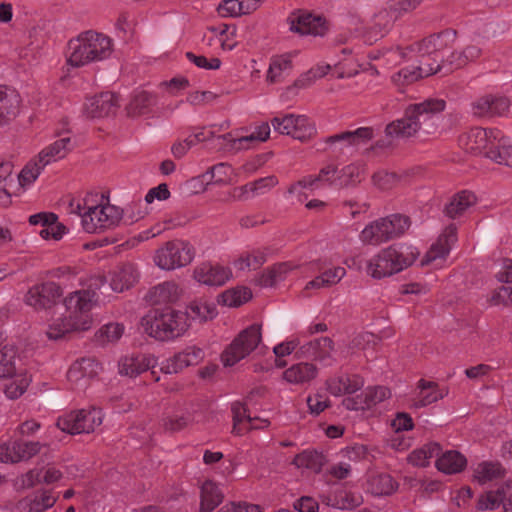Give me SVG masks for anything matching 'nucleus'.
I'll list each match as a JSON object with an SVG mask.
<instances>
[{
  "label": "nucleus",
  "instance_id": "f257e3e1",
  "mask_svg": "<svg viewBox=\"0 0 512 512\" xmlns=\"http://www.w3.org/2000/svg\"><path fill=\"white\" fill-rule=\"evenodd\" d=\"M105 283V276H96L91 279L90 283V288H94V290L75 291L66 297L64 304L69 315L56 319L49 325L46 332L48 338L58 340L70 332L88 330L92 323L89 311L95 302V290L101 289Z\"/></svg>",
  "mask_w": 512,
  "mask_h": 512
},
{
  "label": "nucleus",
  "instance_id": "f03ea898",
  "mask_svg": "<svg viewBox=\"0 0 512 512\" xmlns=\"http://www.w3.org/2000/svg\"><path fill=\"white\" fill-rule=\"evenodd\" d=\"M481 54V49L476 45H469L461 51L452 52L442 64L434 66L431 62H425L421 58H414L412 61L418 65L405 66L391 76L392 82L397 87L410 85L417 80L435 74L441 70L444 73L452 72L467 65L469 62L477 59Z\"/></svg>",
  "mask_w": 512,
  "mask_h": 512
},
{
  "label": "nucleus",
  "instance_id": "7ed1b4c3",
  "mask_svg": "<svg viewBox=\"0 0 512 512\" xmlns=\"http://www.w3.org/2000/svg\"><path fill=\"white\" fill-rule=\"evenodd\" d=\"M420 252L407 243L392 244L381 249L366 263V273L373 279H382L411 266Z\"/></svg>",
  "mask_w": 512,
  "mask_h": 512
},
{
  "label": "nucleus",
  "instance_id": "20e7f679",
  "mask_svg": "<svg viewBox=\"0 0 512 512\" xmlns=\"http://www.w3.org/2000/svg\"><path fill=\"white\" fill-rule=\"evenodd\" d=\"M144 332L157 341H171L184 335L189 329L187 315L171 307L150 310L141 319Z\"/></svg>",
  "mask_w": 512,
  "mask_h": 512
},
{
  "label": "nucleus",
  "instance_id": "39448f33",
  "mask_svg": "<svg viewBox=\"0 0 512 512\" xmlns=\"http://www.w3.org/2000/svg\"><path fill=\"white\" fill-rule=\"evenodd\" d=\"M112 52L110 37L94 31L81 33L68 43L67 63L72 67H81L91 62L102 61Z\"/></svg>",
  "mask_w": 512,
  "mask_h": 512
},
{
  "label": "nucleus",
  "instance_id": "423d86ee",
  "mask_svg": "<svg viewBox=\"0 0 512 512\" xmlns=\"http://www.w3.org/2000/svg\"><path fill=\"white\" fill-rule=\"evenodd\" d=\"M410 219L402 214H392L370 222L359 238L364 245L379 246L401 237L410 227Z\"/></svg>",
  "mask_w": 512,
  "mask_h": 512
},
{
  "label": "nucleus",
  "instance_id": "0eeeda50",
  "mask_svg": "<svg viewBox=\"0 0 512 512\" xmlns=\"http://www.w3.org/2000/svg\"><path fill=\"white\" fill-rule=\"evenodd\" d=\"M446 103L442 99H427L422 103L409 106L405 116L395 122L389 123L386 128H413L422 125H434L432 121L437 114L445 109Z\"/></svg>",
  "mask_w": 512,
  "mask_h": 512
},
{
  "label": "nucleus",
  "instance_id": "6e6552de",
  "mask_svg": "<svg viewBox=\"0 0 512 512\" xmlns=\"http://www.w3.org/2000/svg\"><path fill=\"white\" fill-rule=\"evenodd\" d=\"M261 325L252 324L242 330L223 351L221 360L225 366H233L254 351L261 342Z\"/></svg>",
  "mask_w": 512,
  "mask_h": 512
},
{
  "label": "nucleus",
  "instance_id": "1a4fd4ad",
  "mask_svg": "<svg viewBox=\"0 0 512 512\" xmlns=\"http://www.w3.org/2000/svg\"><path fill=\"white\" fill-rule=\"evenodd\" d=\"M194 254L189 242L176 239L166 242L156 250L154 262L159 268L169 271L191 263Z\"/></svg>",
  "mask_w": 512,
  "mask_h": 512
},
{
  "label": "nucleus",
  "instance_id": "9d476101",
  "mask_svg": "<svg viewBox=\"0 0 512 512\" xmlns=\"http://www.w3.org/2000/svg\"><path fill=\"white\" fill-rule=\"evenodd\" d=\"M122 210L114 205L90 207L81 216V224L87 233H99L119 225Z\"/></svg>",
  "mask_w": 512,
  "mask_h": 512
},
{
  "label": "nucleus",
  "instance_id": "9b49d317",
  "mask_svg": "<svg viewBox=\"0 0 512 512\" xmlns=\"http://www.w3.org/2000/svg\"><path fill=\"white\" fill-rule=\"evenodd\" d=\"M102 423L101 411L92 408L72 411L57 420V427L69 434L91 433Z\"/></svg>",
  "mask_w": 512,
  "mask_h": 512
},
{
  "label": "nucleus",
  "instance_id": "f8f14e48",
  "mask_svg": "<svg viewBox=\"0 0 512 512\" xmlns=\"http://www.w3.org/2000/svg\"><path fill=\"white\" fill-rule=\"evenodd\" d=\"M456 39V31L446 29L438 34L430 35L421 41L411 44V51H416L417 58H421L425 62H430V56L433 55V65L440 64L438 61V53L452 44Z\"/></svg>",
  "mask_w": 512,
  "mask_h": 512
},
{
  "label": "nucleus",
  "instance_id": "ddd939ff",
  "mask_svg": "<svg viewBox=\"0 0 512 512\" xmlns=\"http://www.w3.org/2000/svg\"><path fill=\"white\" fill-rule=\"evenodd\" d=\"M61 296V287L55 282L48 281L29 288L24 296V302L35 310H46L53 307Z\"/></svg>",
  "mask_w": 512,
  "mask_h": 512
},
{
  "label": "nucleus",
  "instance_id": "4468645a",
  "mask_svg": "<svg viewBox=\"0 0 512 512\" xmlns=\"http://www.w3.org/2000/svg\"><path fill=\"white\" fill-rule=\"evenodd\" d=\"M288 24L290 31L300 35L324 36L328 30L324 18L304 11L292 13Z\"/></svg>",
  "mask_w": 512,
  "mask_h": 512
},
{
  "label": "nucleus",
  "instance_id": "2eb2a0df",
  "mask_svg": "<svg viewBox=\"0 0 512 512\" xmlns=\"http://www.w3.org/2000/svg\"><path fill=\"white\" fill-rule=\"evenodd\" d=\"M100 370L101 365L95 359L82 358L71 365L67 372V379L73 389L83 390Z\"/></svg>",
  "mask_w": 512,
  "mask_h": 512
},
{
  "label": "nucleus",
  "instance_id": "dca6fc26",
  "mask_svg": "<svg viewBox=\"0 0 512 512\" xmlns=\"http://www.w3.org/2000/svg\"><path fill=\"white\" fill-rule=\"evenodd\" d=\"M42 444L38 441L22 439L10 441L0 446V461L17 463L26 461L40 452Z\"/></svg>",
  "mask_w": 512,
  "mask_h": 512
},
{
  "label": "nucleus",
  "instance_id": "f3484780",
  "mask_svg": "<svg viewBox=\"0 0 512 512\" xmlns=\"http://www.w3.org/2000/svg\"><path fill=\"white\" fill-rule=\"evenodd\" d=\"M473 115L480 118L503 116L509 109L510 101L500 94H485L472 103Z\"/></svg>",
  "mask_w": 512,
  "mask_h": 512
},
{
  "label": "nucleus",
  "instance_id": "a211bd4d",
  "mask_svg": "<svg viewBox=\"0 0 512 512\" xmlns=\"http://www.w3.org/2000/svg\"><path fill=\"white\" fill-rule=\"evenodd\" d=\"M157 364L156 358L151 354H136L125 356L119 361V373L121 375L136 377L151 369L154 381H159V375L154 371Z\"/></svg>",
  "mask_w": 512,
  "mask_h": 512
},
{
  "label": "nucleus",
  "instance_id": "6ab92c4d",
  "mask_svg": "<svg viewBox=\"0 0 512 512\" xmlns=\"http://www.w3.org/2000/svg\"><path fill=\"white\" fill-rule=\"evenodd\" d=\"M118 97L112 92L86 98L83 106L84 114L89 118H103L113 115L118 108Z\"/></svg>",
  "mask_w": 512,
  "mask_h": 512
},
{
  "label": "nucleus",
  "instance_id": "aec40b11",
  "mask_svg": "<svg viewBox=\"0 0 512 512\" xmlns=\"http://www.w3.org/2000/svg\"><path fill=\"white\" fill-rule=\"evenodd\" d=\"M159 105L163 108L165 102H160L156 95L147 91H139L133 95L125 111L129 118L156 115L160 109Z\"/></svg>",
  "mask_w": 512,
  "mask_h": 512
},
{
  "label": "nucleus",
  "instance_id": "412c9836",
  "mask_svg": "<svg viewBox=\"0 0 512 512\" xmlns=\"http://www.w3.org/2000/svg\"><path fill=\"white\" fill-rule=\"evenodd\" d=\"M203 357L204 352L201 348L190 346L162 363L160 371L165 374H177L186 367L197 365Z\"/></svg>",
  "mask_w": 512,
  "mask_h": 512
},
{
  "label": "nucleus",
  "instance_id": "4be33fe9",
  "mask_svg": "<svg viewBox=\"0 0 512 512\" xmlns=\"http://www.w3.org/2000/svg\"><path fill=\"white\" fill-rule=\"evenodd\" d=\"M397 19L396 15L388 5H386L384 9L374 15L371 25L363 34L364 41L368 44H372L383 38L391 30Z\"/></svg>",
  "mask_w": 512,
  "mask_h": 512
},
{
  "label": "nucleus",
  "instance_id": "5701e85b",
  "mask_svg": "<svg viewBox=\"0 0 512 512\" xmlns=\"http://www.w3.org/2000/svg\"><path fill=\"white\" fill-rule=\"evenodd\" d=\"M495 133L488 130H465L458 136L459 146L467 152L478 154L487 150L494 141Z\"/></svg>",
  "mask_w": 512,
  "mask_h": 512
},
{
  "label": "nucleus",
  "instance_id": "b1692460",
  "mask_svg": "<svg viewBox=\"0 0 512 512\" xmlns=\"http://www.w3.org/2000/svg\"><path fill=\"white\" fill-rule=\"evenodd\" d=\"M21 97L18 91L0 84V125H9L19 114Z\"/></svg>",
  "mask_w": 512,
  "mask_h": 512
},
{
  "label": "nucleus",
  "instance_id": "393cba45",
  "mask_svg": "<svg viewBox=\"0 0 512 512\" xmlns=\"http://www.w3.org/2000/svg\"><path fill=\"white\" fill-rule=\"evenodd\" d=\"M417 394L412 403L414 408H422L433 404L449 393L447 387H440L438 383L420 379L417 383Z\"/></svg>",
  "mask_w": 512,
  "mask_h": 512
},
{
  "label": "nucleus",
  "instance_id": "a878e982",
  "mask_svg": "<svg viewBox=\"0 0 512 512\" xmlns=\"http://www.w3.org/2000/svg\"><path fill=\"white\" fill-rule=\"evenodd\" d=\"M495 133L494 141L487 150L486 157L500 165H505L512 168V144L502 130H488Z\"/></svg>",
  "mask_w": 512,
  "mask_h": 512
},
{
  "label": "nucleus",
  "instance_id": "bb28decb",
  "mask_svg": "<svg viewBox=\"0 0 512 512\" xmlns=\"http://www.w3.org/2000/svg\"><path fill=\"white\" fill-rule=\"evenodd\" d=\"M270 137V130H257L248 135L233 136L232 133L224 134L225 148L223 151H239L254 148Z\"/></svg>",
  "mask_w": 512,
  "mask_h": 512
},
{
  "label": "nucleus",
  "instance_id": "cd10ccee",
  "mask_svg": "<svg viewBox=\"0 0 512 512\" xmlns=\"http://www.w3.org/2000/svg\"><path fill=\"white\" fill-rule=\"evenodd\" d=\"M318 375V368L311 362H299L284 370L283 380L297 386L310 384Z\"/></svg>",
  "mask_w": 512,
  "mask_h": 512
},
{
  "label": "nucleus",
  "instance_id": "c85d7f7f",
  "mask_svg": "<svg viewBox=\"0 0 512 512\" xmlns=\"http://www.w3.org/2000/svg\"><path fill=\"white\" fill-rule=\"evenodd\" d=\"M334 343L329 337H321L302 345L297 351L299 358H308L325 362L331 358Z\"/></svg>",
  "mask_w": 512,
  "mask_h": 512
},
{
  "label": "nucleus",
  "instance_id": "c756f323",
  "mask_svg": "<svg viewBox=\"0 0 512 512\" xmlns=\"http://www.w3.org/2000/svg\"><path fill=\"white\" fill-rule=\"evenodd\" d=\"M230 270L211 263H201L194 270V278L208 286H221L230 277Z\"/></svg>",
  "mask_w": 512,
  "mask_h": 512
},
{
  "label": "nucleus",
  "instance_id": "7c9ffc66",
  "mask_svg": "<svg viewBox=\"0 0 512 512\" xmlns=\"http://www.w3.org/2000/svg\"><path fill=\"white\" fill-rule=\"evenodd\" d=\"M181 295L179 285L174 281H165L150 288L145 299L152 305L176 302Z\"/></svg>",
  "mask_w": 512,
  "mask_h": 512
},
{
  "label": "nucleus",
  "instance_id": "2f4dec72",
  "mask_svg": "<svg viewBox=\"0 0 512 512\" xmlns=\"http://www.w3.org/2000/svg\"><path fill=\"white\" fill-rule=\"evenodd\" d=\"M297 55L298 52L293 51L273 56L266 74L267 82L278 83L289 75L293 68L292 61Z\"/></svg>",
  "mask_w": 512,
  "mask_h": 512
},
{
  "label": "nucleus",
  "instance_id": "473e14b6",
  "mask_svg": "<svg viewBox=\"0 0 512 512\" xmlns=\"http://www.w3.org/2000/svg\"><path fill=\"white\" fill-rule=\"evenodd\" d=\"M139 273L133 264L127 263L110 273L109 284L113 291L123 292L138 281Z\"/></svg>",
  "mask_w": 512,
  "mask_h": 512
},
{
  "label": "nucleus",
  "instance_id": "72a5a7b5",
  "mask_svg": "<svg viewBox=\"0 0 512 512\" xmlns=\"http://www.w3.org/2000/svg\"><path fill=\"white\" fill-rule=\"evenodd\" d=\"M456 241L457 227L454 224H450L439 236L437 242L433 244L427 252L426 261L432 262L436 259L445 258Z\"/></svg>",
  "mask_w": 512,
  "mask_h": 512
},
{
  "label": "nucleus",
  "instance_id": "f704fd0d",
  "mask_svg": "<svg viewBox=\"0 0 512 512\" xmlns=\"http://www.w3.org/2000/svg\"><path fill=\"white\" fill-rule=\"evenodd\" d=\"M298 266L292 262L276 263L265 269L255 279V283L260 287H274L277 283L286 279L289 272Z\"/></svg>",
  "mask_w": 512,
  "mask_h": 512
},
{
  "label": "nucleus",
  "instance_id": "c9c22d12",
  "mask_svg": "<svg viewBox=\"0 0 512 512\" xmlns=\"http://www.w3.org/2000/svg\"><path fill=\"white\" fill-rule=\"evenodd\" d=\"M312 128L316 123L305 115L294 113H277L270 122H263L257 128Z\"/></svg>",
  "mask_w": 512,
  "mask_h": 512
},
{
  "label": "nucleus",
  "instance_id": "e433bc0d",
  "mask_svg": "<svg viewBox=\"0 0 512 512\" xmlns=\"http://www.w3.org/2000/svg\"><path fill=\"white\" fill-rule=\"evenodd\" d=\"M477 203L476 195L469 190L456 193L445 205L444 213L451 219L461 217L469 208Z\"/></svg>",
  "mask_w": 512,
  "mask_h": 512
},
{
  "label": "nucleus",
  "instance_id": "4c0bfd02",
  "mask_svg": "<svg viewBox=\"0 0 512 512\" xmlns=\"http://www.w3.org/2000/svg\"><path fill=\"white\" fill-rule=\"evenodd\" d=\"M338 173H339V171L334 164H328L320 169L318 175L306 176V177L302 178L301 180H299L297 183L292 184L289 187L288 192L294 193L297 186H300L302 188H314V187H318L319 183L332 185L336 181H338V179H337Z\"/></svg>",
  "mask_w": 512,
  "mask_h": 512
},
{
  "label": "nucleus",
  "instance_id": "58836bf2",
  "mask_svg": "<svg viewBox=\"0 0 512 512\" xmlns=\"http://www.w3.org/2000/svg\"><path fill=\"white\" fill-rule=\"evenodd\" d=\"M360 65L353 49L343 47L340 49L337 59L333 62V68L338 78L352 77L358 73Z\"/></svg>",
  "mask_w": 512,
  "mask_h": 512
},
{
  "label": "nucleus",
  "instance_id": "ea45409f",
  "mask_svg": "<svg viewBox=\"0 0 512 512\" xmlns=\"http://www.w3.org/2000/svg\"><path fill=\"white\" fill-rule=\"evenodd\" d=\"M74 147L70 137H63L49 146L45 147L39 154V162L45 168L51 162L64 158Z\"/></svg>",
  "mask_w": 512,
  "mask_h": 512
},
{
  "label": "nucleus",
  "instance_id": "a19ab883",
  "mask_svg": "<svg viewBox=\"0 0 512 512\" xmlns=\"http://www.w3.org/2000/svg\"><path fill=\"white\" fill-rule=\"evenodd\" d=\"M362 386L363 380L357 375L335 376L326 381L327 390L334 396L355 393Z\"/></svg>",
  "mask_w": 512,
  "mask_h": 512
},
{
  "label": "nucleus",
  "instance_id": "79ce46f5",
  "mask_svg": "<svg viewBox=\"0 0 512 512\" xmlns=\"http://www.w3.org/2000/svg\"><path fill=\"white\" fill-rule=\"evenodd\" d=\"M417 58L416 51H411V45L405 48H390L379 51L372 55V59L382 60L383 64L388 68L396 66L403 61H412Z\"/></svg>",
  "mask_w": 512,
  "mask_h": 512
},
{
  "label": "nucleus",
  "instance_id": "37998d69",
  "mask_svg": "<svg viewBox=\"0 0 512 512\" xmlns=\"http://www.w3.org/2000/svg\"><path fill=\"white\" fill-rule=\"evenodd\" d=\"M187 319L198 320L200 322L213 319L216 314V306L206 298H199L191 301L184 313Z\"/></svg>",
  "mask_w": 512,
  "mask_h": 512
},
{
  "label": "nucleus",
  "instance_id": "c03bdc74",
  "mask_svg": "<svg viewBox=\"0 0 512 512\" xmlns=\"http://www.w3.org/2000/svg\"><path fill=\"white\" fill-rule=\"evenodd\" d=\"M398 488V483L386 473L371 475L367 481V490L375 496H389Z\"/></svg>",
  "mask_w": 512,
  "mask_h": 512
},
{
  "label": "nucleus",
  "instance_id": "a18cd8bd",
  "mask_svg": "<svg viewBox=\"0 0 512 512\" xmlns=\"http://www.w3.org/2000/svg\"><path fill=\"white\" fill-rule=\"evenodd\" d=\"M467 465V459L458 451H447L436 460V467L446 474L461 472Z\"/></svg>",
  "mask_w": 512,
  "mask_h": 512
},
{
  "label": "nucleus",
  "instance_id": "49530a36",
  "mask_svg": "<svg viewBox=\"0 0 512 512\" xmlns=\"http://www.w3.org/2000/svg\"><path fill=\"white\" fill-rule=\"evenodd\" d=\"M223 500L219 487L212 481H206L201 487L199 512H212Z\"/></svg>",
  "mask_w": 512,
  "mask_h": 512
},
{
  "label": "nucleus",
  "instance_id": "de8ad7c7",
  "mask_svg": "<svg viewBox=\"0 0 512 512\" xmlns=\"http://www.w3.org/2000/svg\"><path fill=\"white\" fill-rule=\"evenodd\" d=\"M441 447L436 442H430L423 447L412 451L408 456V462L413 466L426 467L430 463V459L438 457Z\"/></svg>",
  "mask_w": 512,
  "mask_h": 512
},
{
  "label": "nucleus",
  "instance_id": "09e8293b",
  "mask_svg": "<svg viewBox=\"0 0 512 512\" xmlns=\"http://www.w3.org/2000/svg\"><path fill=\"white\" fill-rule=\"evenodd\" d=\"M504 475L505 469L498 462H482L474 470V478L480 484L503 478Z\"/></svg>",
  "mask_w": 512,
  "mask_h": 512
},
{
  "label": "nucleus",
  "instance_id": "8fccbe9b",
  "mask_svg": "<svg viewBox=\"0 0 512 512\" xmlns=\"http://www.w3.org/2000/svg\"><path fill=\"white\" fill-rule=\"evenodd\" d=\"M374 138L373 130L345 131L327 138L328 143L344 142L346 145L366 144Z\"/></svg>",
  "mask_w": 512,
  "mask_h": 512
},
{
  "label": "nucleus",
  "instance_id": "3c124183",
  "mask_svg": "<svg viewBox=\"0 0 512 512\" xmlns=\"http://www.w3.org/2000/svg\"><path fill=\"white\" fill-rule=\"evenodd\" d=\"M193 146L202 143L206 148L216 151H223L225 148L224 134L217 135L213 130H201L189 136Z\"/></svg>",
  "mask_w": 512,
  "mask_h": 512
},
{
  "label": "nucleus",
  "instance_id": "603ef678",
  "mask_svg": "<svg viewBox=\"0 0 512 512\" xmlns=\"http://www.w3.org/2000/svg\"><path fill=\"white\" fill-rule=\"evenodd\" d=\"M326 463L325 456L317 451H304L295 456L293 464L299 468H306L319 473Z\"/></svg>",
  "mask_w": 512,
  "mask_h": 512
},
{
  "label": "nucleus",
  "instance_id": "864d4df0",
  "mask_svg": "<svg viewBox=\"0 0 512 512\" xmlns=\"http://www.w3.org/2000/svg\"><path fill=\"white\" fill-rule=\"evenodd\" d=\"M323 502L328 506L341 510H346L353 509L356 506L360 505L361 498L351 492L341 490L333 495L325 497L323 499Z\"/></svg>",
  "mask_w": 512,
  "mask_h": 512
},
{
  "label": "nucleus",
  "instance_id": "5fc2aeb1",
  "mask_svg": "<svg viewBox=\"0 0 512 512\" xmlns=\"http://www.w3.org/2000/svg\"><path fill=\"white\" fill-rule=\"evenodd\" d=\"M252 298V292L247 287H237L224 291L220 295L223 305L229 307H238Z\"/></svg>",
  "mask_w": 512,
  "mask_h": 512
},
{
  "label": "nucleus",
  "instance_id": "6e6d98bb",
  "mask_svg": "<svg viewBox=\"0 0 512 512\" xmlns=\"http://www.w3.org/2000/svg\"><path fill=\"white\" fill-rule=\"evenodd\" d=\"M16 350L4 346L0 349V379L10 378L16 373Z\"/></svg>",
  "mask_w": 512,
  "mask_h": 512
},
{
  "label": "nucleus",
  "instance_id": "4d7b16f0",
  "mask_svg": "<svg viewBox=\"0 0 512 512\" xmlns=\"http://www.w3.org/2000/svg\"><path fill=\"white\" fill-rule=\"evenodd\" d=\"M418 130H383L384 137L376 141L375 146L387 148L394 146L400 140H409L416 136Z\"/></svg>",
  "mask_w": 512,
  "mask_h": 512
},
{
  "label": "nucleus",
  "instance_id": "13d9d810",
  "mask_svg": "<svg viewBox=\"0 0 512 512\" xmlns=\"http://www.w3.org/2000/svg\"><path fill=\"white\" fill-rule=\"evenodd\" d=\"M236 28L227 24L216 26L214 37L217 38V45L223 51H231L236 46Z\"/></svg>",
  "mask_w": 512,
  "mask_h": 512
},
{
  "label": "nucleus",
  "instance_id": "bf43d9fd",
  "mask_svg": "<svg viewBox=\"0 0 512 512\" xmlns=\"http://www.w3.org/2000/svg\"><path fill=\"white\" fill-rule=\"evenodd\" d=\"M267 260L266 253L263 250L256 249L251 252L243 254L237 261V266L240 270H257Z\"/></svg>",
  "mask_w": 512,
  "mask_h": 512
},
{
  "label": "nucleus",
  "instance_id": "052dcab7",
  "mask_svg": "<svg viewBox=\"0 0 512 512\" xmlns=\"http://www.w3.org/2000/svg\"><path fill=\"white\" fill-rule=\"evenodd\" d=\"M192 422V417L189 412L182 414H171L163 417L162 427L165 431L175 433L183 430Z\"/></svg>",
  "mask_w": 512,
  "mask_h": 512
},
{
  "label": "nucleus",
  "instance_id": "680f3d73",
  "mask_svg": "<svg viewBox=\"0 0 512 512\" xmlns=\"http://www.w3.org/2000/svg\"><path fill=\"white\" fill-rule=\"evenodd\" d=\"M42 168V163L39 162V158L31 159L21 170L18 175L19 184L22 187L29 186L36 181L39 177Z\"/></svg>",
  "mask_w": 512,
  "mask_h": 512
},
{
  "label": "nucleus",
  "instance_id": "e2e57ef3",
  "mask_svg": "<svg viewBox=\"0 0 512 512\" xmlns=\"http://www.w3.org/2000/svg\"><path fill=\"white\" fill-rule=\"evenodd\" d=\"M62 473L55 467H48L41 476V471L31 470L27 473V481L30 486H34L36 483L44 482L46 484H52L60 480Z\"/></svg>",
  "mask_w": 512,
  "mask_h": 512
},
{
  "label": "nucleus",
  "instance_id": "0e129e2a",
  "mask_svg": "<svg viewBox=\"0 0 512 512\" xmlns=\"http://www.w3.org/2000/svg\"><path fill=\"white\" fill-rule=\"evenodd\" d=\"M504 488L498 489L497 491H488L482 494L476 504L477 510H494L503 504L504 499Z\"/></svg>",
  "mask_w": 512,
  "mask_h": 512
},
{
  "label": "nucleus",
  "instance_id": "69168bd1",
  "mask_svg": "<svg viewBox=\"0 0 512 512\" xmlns=\"http://www.w3.org/2000/svg\"><path fill=\"white\" fill-rule=\"evenodd\" d=\"M363 170L360 165L358 164H349L343 167L338 175L337 179L340 186H350L355 185L361 181V174Z\"/></svg>",
  "mask_w": 512,
  "mask_h": 512
},
{
  "label": "nucleus",
  "instance_id": "338daca9",
  "mask_svg": "<svg viewBox=\"0 0 512 512\" xmlns=\"http://www.w3.org/2000/svg\"><path fill=\"white\" fill-rule=\"evenodd\" d=\"M332 68L333 64L330 63L318 64L307 73L301 75L296 80L295 86L298 88H305L313 83L316 79L325 76Z\"/></svg>",
  "mask_w": 512,
  "mask_h": 512
},
{
  "label": "nucleus",
  "instance_id": "774afa93",
  "mask_svg": "<svg viewBox=\"0 0 512 512\" xmlns=\"http://www.w3.org/2000/svg\"><path fill=\"white\" fill-rule=\"evenodd\" d=\"M390 396V390L384 386L369 387L364 391L363 394H361V398H363V404L366 406V408H370L389 398Z\"/></svg>",
  "mask_w": 512,
  "mask_h": 512
}]
</instances>
